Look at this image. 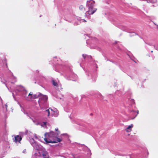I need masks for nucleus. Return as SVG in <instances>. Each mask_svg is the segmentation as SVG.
Returning <instances> with one entry per match:
<instances>
[{"label":"nucleus","instance_id":"obj_1","mask_svg":"<svg viewBox=\"0 0 158 158\" xmlns=\"http://www.w3.org/2000/svg\"><path fill=\"white\" fill-rule=\"evenodd\" d=\"M60 133V131L55 133L53 131H51L49 132L46 133L45 134V138L44 140L46 143H56L58 142H60L62 140L58 138L57 136Z\"/></svg>","mask_w":158,"mask_h":158},{"label":"nucleus","instance_id":"obj_2","mask_svg":"<svg viewBox=\"0 0 158 158\" xmlns=\"http://www.w3.org/2000/svg\"><path fill=\"white\" fill-rule=\"evenodd\" d=\"M97 10V9L92 7H89V10L87 12V14L92 15L94 14Z\"/></svg>","mask_w":158,"mask_h":158},{"label":"nucleus","instance_id":"obj_3","mask_svg":"<svg viewBox=\"0 0 158 158\" xmlns=\"http://www.w3.org/2000/svg\"><path fill=\"white\" fill-rule=\"evenodd\" d=\"M95 3V2L93 0H90L89 1H87V5L88 7H92L94 6Z\"/></svg>","mask_w":158,"mask_h":158},{"label":"nucleus","instance_id":"obj_4","mask_svg":"<svg viewBox=\"0 0 158 158\" xmlns=\"http://www.w3.org/2000/svg\"><path fill=\"white\" fill-rule=\"evenodd\" d=\"M22 139V138L20 136L16 135L14 141L16 143L17 142H20Z\"/></svg>","mask_w":158,"mask_h":158},{"label":"nucleus","instance_id":"obj_5","mask_svg":"<svg viewBox=\"0 0 158 158\" xmlns=\"http://www.w3.org/2000/svg\"><path fill=\"white\" fill-rule=\"evenodd\" d=\"M133 125L132 124H131L128 127L125 129V131L127 132H130L132 130V128L133 127Z\"/></svg>","mask_w":158,"mask_h":158},{"label":"nucleus","instance_id":"obj_6","mask_svg":"<svg viewBox=\"0 0 158 158\" xmlns=\"http://www.w3.org/2000/svg\"><path fill=\"white\" fill-rule=\"evenodd\" d=\"M79 10L83 12L85 11V8L83 5H81L79 7Z\"/></svg>","mask_w":158,"mask_h":158},{"label":"nucleus","instance_id":"obj_7","mask_svg":"<svg viewBox=\"0 0 158 158\" xmlns=\"http://www.w3.org/2000/svg\"><path fill=\"white\" fill-rule=\"evenodd\" d=\"M52 84L54 86L58 87V85L56 82L54 80H52Z\"/></svg>","mask_w":158,"mask_h":158},{"label":"nucleus","instance_id":"obj_8","mask_svg":"<svg viewBox=\"0 0 158 158\" xmlns=\"http://www.w3.org/2000/svg\"><path fill=\"white\" fill-rule=\"evenodd\" d=\"M43 156L44 158H49L48 154L47 153H43Z\"/></svg>","mask_w":158,"mask_h":158},{"label":"nucleus","instance_id":"obj_9","mask_svg":"<svg viewBox=\"0 0 158 158\" xmlns=\"http://www.w3.org/2000/svg\"><path fill=\"white\" fill-rule=\"evenodd\" d=\"M46 113L47 114V116H49L50 114V111L49 109L46 110L44 111V114H46Z\"/></svg>","mask_w":158,"mask_h":158},{"label":"nucleus","instance_id":"obj_10","mask_svg":"<svg viewBox=\"0 0 158 158\" xmlns=\"http://www.w3.org/2000/svg\"><path fill=\"white\" fill-rule=\"evenodd\" d=\"M38 97V95L36 94H34L33 95L32 97H31V99H35L37 98Z\"/></svg>","mask_w":158,"mask_h":158},{"label":"nucleus","instance_id":"obj_11","mask_svg":"<svg viewBox=\"0 0 158 158\" xmlns=\"http://www.w3.org/2000/svg\"><path fill=\"white\" fill-rule=\"evenodd\" d=\"M43 99L44 102H46L47 101V100L48 99V97L46 96H43Z\"/></svg>","mask_w":158,"mask_h":158},{"label":"nucleus","instance_id":"obj_12","mask_svg":"<svg viewBox=\"0 0 158 158\" xmlns=\"http://www.w3.org/2000/svg\"><path fill=\"white\" fill-rule=\"evenodd\" d=\"M33 93L32 92H31L28 95V96H30L31 97L33 96Z\"/></svg>","mask_w":158,"mask_h":158},{"label":"nucleus","instance_id":"obj_13","mask_svg":"<svg viewBox=\"0 0 158 158\" xmlns=\"http://www.w3.org/2000/svg\"><path fill=\"white\" fill-rule=\"evenodd\" d=\"M138 114H139V111L137 110L136 114H135V117L134 118H132V119H133L134 118H135L137 116V115Z\"/></svg>","mask_w":158,"mask_h":158},{"label":"nucleus","instance_id":"obj_14","mask_svg":"<svg viewBox=\"0 0 158 158\" xmlns=\"http://www.w3.org/2000/svg\"><path fill=\"white\" fill-rule=\"evenodd\" d=\"M55 131H57V132H58V131H58V128H56L55 129Z\"/></svg>","mask_w":158,"mask_h":158},{"label":"nucleus","instance_id":"obj_15","mask_svg":"<svg viewBox=\"0 0 158 158\" xmlns=\"http://www.w3.org/2000/svg\"><path fill=\"white\" fill-rule=\"evenodd\" d=\"M43 123H44V125L46 126V124H47V122H43Z\"/></svg>","mask_w":158,"mask_h":158},{"label":"nucleus","instance_id":"obj_16","mask_svg":"<svg viewBox=\"0 0 158 158\" xmlns=\"http://www.w3.org/2000/svg\"><path fill=\"white\" fill-rule=\"evenodd\" d=\"M82 56L83 57L84 59H85L86 57V56L85 55H84V54L82 55Z\"/></svg>","mask_w":158,"mask_h":158},{"label":"nucleus","instance_id":"obj_17","mask_svg":"<svg viewBox=\"0 0 158 158\" xmlns=\"http://www.w3.org/2000/svg\"><path fill=\"white\" fill-rule=\"evenodd\" d=\"M151 52H153V51H151Z\"/></svg>","mask_w":158,"mask_h":158},{"label":"nucleus","instance_id":"obj_18","mask_svg":"<svg viewBox=\"0 0 158 158\" xmlns=\"http://www.w3.org/2000/svg\"><path fill=\"white\" fill-rule=\"evenodd\" d=\"M134 113H136V112H134Z\"/></svg>","mask_w":158,"mask_h":158},{"label":"nucleus","instance_id":"obj_19","mask_svg":"<svg viewBox=\"0 0 158 158\" xmlns=\"http://www.w3.org/2000/svg\"><path fill=\"white\" fill-rule=\"evenodd\" d=\"M51 110H52V109H51Z\"/></svg>","mask_w":158,"mask_h":158}]
</instances>
